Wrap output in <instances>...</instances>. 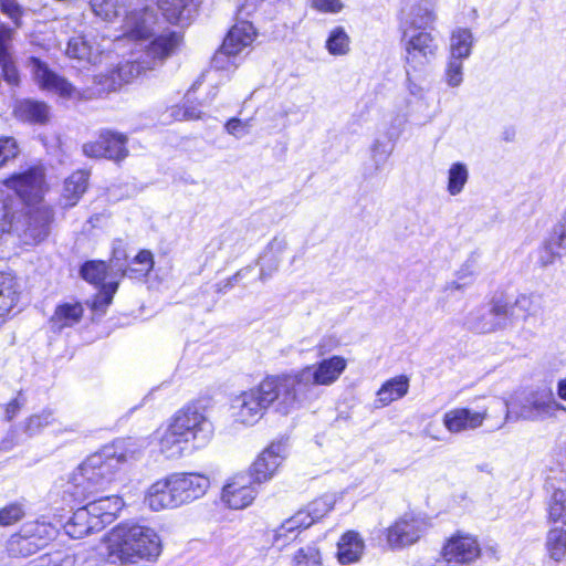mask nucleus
<instances>
[{
    "label": "nucleus",
    "instance_id": "obj_1",
    "mask_svg": "<svg viewBox=\"0 0 566 566\" xmlns=\"http://www.w3.org/2000/svg\"><path fill=\"white\" fill-rule=\"evenodd\" d=\"M157 18L149 7L134 8L129 10L123 22L124 36L138 41L143 53L124 64L111 74H98L94 77L96 88L92 95H101L115 91L122 83H127L139 76L147 70H153L157 64L167 59L178 46L180 36L176 32H168L146 42L153 36V27Z\"/></svg>",
    "mask_w": 566,
    "mask_h": 566
},
{
    "label": "nucleus",
    "instance_id": "obj_2",
    "mask_svg": "<svg viewBox=\"0 0 566 566\" xmlns=\"http://www.w3.org/2000/svg\"><path fill=\"white\" fill-rule=\"evenodd\" d=\"M136 454L135 442L118 439L88 455L73 473L74 495L88 500L109 484L119 465Z\"/></svg>",
    "mask_w": 566,
    "mask_h": 566
},
{
    "label": "nucleus",
    "instance_id": "obj_3",
    "mask_svg": "<svg viewBox=\"0 0 566 566\" xmlns=\"http://www.w3.org/2000/svg\"><path fill=\"white\" fill-rule=\"evenodd\" d=\"M161 549V539L155 530L128 523L114 527L102 545V554L106 559L119 565L153 563L157 560Z\"/></svg>",
    "mask_w": 566,
    "mask_h": 566
},
{
    "label": "nucleus",
    "instance_id": "obj_4",
    "mask_svg": "<svg viewBox=\"0 0 566 566\" xmlns=\"http://www.w3.org/2000/svg\"><path fill=\"white\" fill-rule=\"evenodd\" d=\"M275 405L279 412L287 415L296 409L294 396H291L282 375L265 377L256 387L241 392L232 400V410L235 421L252 426L265 413V410Z\"/></svg>",
    "mask_w": 566,
    "mask_h": 566
},
{
    "label": "nucleus",
    "instance_id": "obj_5",
    "mask_svg": "<svg viewBox=\"0 0 566 566\" xmlns=\"http://www.w3.org/2000/svg\"><path fill=\"white\" fill-rule=\"evenodd\" d=\"M3 185L14 195L0 191V237L13 229L23 205L40 203L46 190L42 166H33L7 178Z\"/></svg>",
    "mask_w": 566,
    "mask_h": 566
},
{
    "label": "nucleus",
    "instance_id": "obj_6",
    "mask_svg": "<svg viewBox=\"0 0 566 566\" xmlns=\"http://www.w3.org/2000/svg\"><path fill=\"white\" fill-rule=\"evenodd\" d=\"M346 367L347 361L344 357L332 356L296 371L281 375L291 396H294L297 409L304 402L318 397L317 387H328L336 382Z\"/></svg>",
    "mask_w": 566,
    "mask_h": 566
},
{
    "label": "nucleus",
    "instance_id": "obj_7",
    "mask_svg": "<svg viewBox=\"0 0 566 566\" xmlns=\"http://www.w3.org/2000/svg\"><path fill=\"white\" fill-rule=\"evenodd\" d=\"M407 75L410 81V70L413 72L421 71L434 57L438 51V44L430 32L420 31L416 34L409 35L407 31L403 32Z\"/></svg>",
    "mask_w": 566,
    "mask_h": 566
},
{
    "label": "nucleus",
    "instance_id": "obj_8",
    "mask_svg": "<svg viewBox=\"0 0 566 566\" xmlns=\"http://www.w3.org/2000/svg\"><path fill=\"white\" fill-rule=\"evenodd\" d=\"M172 423L182 434L192 441L196 448L206 446L213 436L212 422L193 408L178 411L171 419Z\"/></svg>",
    "mask_w": 566,
    "mask_h": 566
},
{
    "label": "nucleus",
    "instance_id": "obj_9",
    "mask_svg": "<svg viewBox=\"0 0 566 566\" xmlns=\"http://www.w3.org/2000/svg\"><path fill=\"white\" fill-rule=\"evenodd\" d=\"M557 410L566 411V407L555 399L551 388L542 387L530 391L525 396L518 418L528 421H539L555 417Z\"/></svg>",
    "mask_w": 566,
    "mask_h": 566
},
{
    "label": "nucleus",
    "instance_id": "obj_10",
    "mask_svg": "<svg viewBox=\"0 0 566 566\" xmlns=\"http://www.w3.org/2000/svg\"><path fill=\"white\" fill-rule=\"evenodd\" d=\"M24 219V235L34 242H40L49 234L50 224L53 220V211L42 203L23 205L20 218L14 220L13 227Z\"/></svg>",
    "mask_w": 566,
    "mask_h": 566
},
{
    "label": "nucleus",
    "instance_id": "obj_11",
    "mask_svg": "<svg viewBox=\"0 0 566 566\" xmlns=\"http://www.w3.org/2000/svg\"><path fill=\"white\" fill-rule=\"evenodd\" d=\"M427 528L426 520L406 514L387 528V543L392 548L412 545L421 538Z\"/></svg>",
    "mask_w": 566,
    "mask_h": 566
},
{
    "label": "nucleus",
    "instance_id": "obj_12",
    "mask_svg": "<svg viewBox=\"0 0 566 566\" xmlns=\"http://www.w3.org/2000/svg\"><path fill=\"white\" fill-rule=\"evenodd\" d=\"M441 555L447 563H474L481 555L478 539L471 535L457 533L444 543Z\"/></svg>",
    "mask_w": 566,
    "mask_h": 566
},
{
    "label": "nucleus",
    "instance_id": "obj_13",
    "mask_svg": "<svg viewBox=\"0 0 566 566\" xmlns=\"http://www.w3.org/2000/svg\"><path fill=\"white\" fill-rule=\"evenodd\" d=\"M255 36L253 25L248 21H242L235 24L224 39L220 51L213 56V64L218 69H223L224 57H231L239 54L244 48L250 45Z\"/></svg>",
    "mask_w": 566,
    "mask_h": 566
},
{
    "label": "nucleus",
    "instance_id": "obj_14",
    "mask_svg": "<svg viewBox=\"0 0 566 566\" xmlns=\"http://www.w3.org/2000/svg\"><path fill=\"white\" fill-rule=\"evenodd\" d=\"M170 486L180 506L203 496L210 486V481L199 473H175L170 475Z\"/></svg>",
    "mask_w": 566,
    "mask_h": 566
},
{
    "label": "nucleus",
    "instance_id": "obj_15",
    "mask_svg": "<svg viewBox=\"0 0 566 566\" xmlns=\"http://www.w3.org/2000/svg\"><path fill=\"white\" fill-rule=\"evenodd\" d=\"M30 66L33 78L41 88L67 98L76 95V90L70 82L49 70L39 59L32 57Z\"/></svg>",
    "mask_w": 566,
    "mask_h": 566
},
{
    "label": "nucleus",
    "instance_id": "obj_16",
    "mask_svg": "<svg viewBox=\"0 0 566 566\" xmlns=\"http://www.w3.org/2000/svg\"><path fill=\"white\" fill-rule=\"evenodd\" d=\"M284 452L285 447L282 442L271 443L263 450L251 468V475L254 481L258 483L269 481L284 460Z\"/></svg>",
    "mask_w": 566,
    "mask_h": 566
},
{
    "label": "nucleus",
    "instance_id": "obj_17",
    "mask_svg": "<svg viewBox=\"0 0 566 566\" xmlns=\"http://www.w3.org/2000/svg\"><path fill=\"white\" fill-rule=\"evenodd\" d=\"M488 411H474L469 408H454L443 416V426L451 433L473 431L482 427Z\"/></svg>",
    "mask_w": 566,
    "mask_h": 566
},
{
    "label": "nucleus",
    "instance_id": "obj_18",
    "mask_svg": "<svg viewBox=\"0 0 566 566\" xmlns=\"http://www.w3.org/2000/svg\"><path fill=\"white\" fill-rule=\"evenodd\" d=\"M255 488L244 475L234 476L222 490V501L233 510L248 507L256 496Z\"/></svg>",
    "mask_w": 566,
    "mask_h": 566
},
{
    "label": "nucleus",
    "instance_id": "obj_19",
    "mask_svg": "<svg viewBox=\"0 0 566 566\" xmlns=\"http://www.w3.org/2000/svg\"><path fill=\"white\" fill-rule=\"evenodd\" d=\"M158 8L170 23H189L198 10L197 0H158Z\"/></svg>",
    "mask_w": 566,
    "mask_h": 566
},
{
    "label": "nucleus",
    "instance_id": "obj_20",
    "mask_svg": "<svg viewBox=\"0 0 566 566\" xmlns=\"http://www.w3.org/2000/svg\"><path fill=\"white\" fill-rule=\"evenodd\" d=\"M88 512L92 513L93 517H97L102 523V528L105 524L112 523L117 516L120 510L124 507V501L118 495H106V496H91L86 500Z\"/></svg>",
    "mask_w": 566,
    "mask_h": 566
},
{
    "label": "nucleus",
    "instance_id": "obj_21",
    "mask_svg": "<svg viewBox=\"0 0 566 566\" xmlns=\"http://www.w3.org/2000/svg\"><path fill=\"white\" fill-rule=\"evenodd\" d=\"M66 54L71 59L96 64L101 61L104 50L101 49V45L94 39H88L86 35H77L70 39Z\"/></svg>",
    "mask_w": 566,
    "mask_h": 566
},
{
    "label": "nucleus",
    "instance_id": "obj_22",
    "mask_svg": "<svg viewBox=\"0 0 566 566\" xmlns=\"http://www.w3.org/2000/svg\"><path fill=\"white\" fill-rule=\"evenodd\" d=\"M64 530L70 537L82 538L94 531L102 530V523L97 517H93L85 504L73 513V516L64 525Z\"/></svg>",
    "mask_w": 566,
    "mask_h": 566
},
{
    "label": "nucleus",
    "instance_id": "obj_23",
    "mask_svg": "<svg viewBox=\"0 0 566 566\" xmlns=\"http://www.w3.org/2000/svg\"><path fill=\"white\" fill-rule=\"evenodd\" d=\"M145 503L156 512L179 506L174 489L170 486V475L149 488Z\"/></svg>",
    "mask_w": 566,
    "mask_h": 566
},
{
    "label": "nucleus",
    "instance_id": "obj_24",
    "mask_svg": "<svg viewBox=\"0 0 566 566\" xmlns=\"http://www.w3.org/2000/svg\"><path fill=\"white\" fill-rule=\"evenodd\" d=\"M365 544L361 536L355 531H348L337 543V560L342 565H349L360 559Z\"/></svg>",
    "mask_w": 566,
    "mask_h": 566
},
{
    "label": "nucleus",
    "instance_id": "obj_25",
    "mask_svg": "<svg viewBox=\"0 0 566 566\" xmlns=\"http://www.w3.org/2000/svg\"><path fill=\"white\" fill-rule=\"evenodd\" d=\"M501 323L502 322H500L499 316L495 314L494 300L492 301L489 310L478 308L472 311L467 319L468 327L480 334L502 331Z\"/></svg>",
    "mask_w": 566,
    "mask_h": 566
},
{
    "label": "nucleus",
    "instance_id": "obj_26",
    "mask_svg": "<svg viewBox=\"0 0 566 566\" xmlns=\"http://www.w3.org/2000/svg\"><path fill=\"white\" fill-rule=\"evenodd\" d=\"M13 113L17 118L34 123L45 124L50 119V107L44 102L23 99L15 104Z\"/></svg>",
    "mask_w": 566,
    "mask_h": 566
},
{
    "label": "nucleus",
    "instance_id": "obj_27",
    "mask_svg": "<svg viewBox=\"0 0 566 566\" xmlns=\"http://www.w3.org/2000/svg\"><path fill=\"white\" fill-rule=\"evenodd\" d=\"M188 442L190 441L186 434L170 421L159 438V448L168 458H178L182 455Z\"/></svg>",
    "mask_w": 566,
    "mask_h": 566
},
{
    "label": "nucleus",
    "instance_id": "obj_28",
    "mask_svg": "<svg viewBox=\"0 0 566 566\" xmlns=\"http://www.w3.org/2000/svg\"><path fill=\"white\" fill-rule=\"evenodd\" d=\"M286 243L284 240L274 238L268 245L263 255L260 258V280L266 281L277 270L281 262L280 255L285 250Z\"/></svg>",
    "mask_w": 566,
    "mask_h": 566
},
{
    "label": "nucleus",
    "instance_id": "obj_29",
    "mask_svg": "<svg viewBox=\"0 0 566 566\" xmlns=\"http://www.w3.org/2000/svg\"><path fill=\"white\" fill-rule=\"evenodd\" d=\"M436 20L437 14L433 3L429 0H424L410 8L406 18V23L412 29L424 30L430 28Z\"/></svg>",
    "mask_w": 566,
    "mask_h": 566
},
{
    "label": "nucleus",
    "instance_id": "obj_30",
    "mask_svg": "<svg viewBox=\"0 0 566 566\" xmlns=\"http://www.w3.org/2000/svg\"><path fill=\"white\" fill-rule=\"evenodd\" d=\"M88 174L84 170H77L65 181L62 191V199L66 207H73L80 200L87 188Z\"/></svg>",
    "mask_w": 566,
    "mask_h": 566
},
{
    "label": "nucleus",
    "instance_id": "obj_31",
    "mask_svg": "<svg viewBox=\"0 0 566 566\" xmlns=\"http://www.w3.org/2000/svg\"><path fill=\"white\" fill-rule=\"evenodd\" d=\"M409 379L407 376H397L386 381L377 391L378 401L387 406L407 395Z\"/></svg>",
    "mask_w": 566,
    "mask_h": 566
},
{
    "label": "nucleus",
    "instance_id": "obj_32",
    "mask_svg": "<svg viewBox=\"0 0 566 566\" xmlns=\"http://www.w3.org/2000/svg\"><path fill=\"white\" fill-rule=\"evenodd\" d=\"M516 313L520 321L526 322L531 317H537L544 311L543 296L535 293L520 294L515 298Z\"/></svg>",
    "mask_w": 566,
    "mask_h": 566
},
{
    "label": "nucleus",
    "instance_id": "obj_33",
    "mask_svg": "<svg viewBox=\"0 0 566 566\" xmlns=\"http://www.w3.org/2000/svg\"><path fill=\"white\" fill-rule=\"evenodd\" d=\"M18 300L17 282L13 275L0 272V317L8 314Z\"/></svg>",
    "mask_w": 566,
    "mask_h": 566
},
{
    "label": "nucleus",
    "instance_id": "obj_34",
    "mask_svg": "<svg viewBox=\"0 0 566 566\" xmlns=\"http://www.w3.org/2000/svg\"><path fill=\"white\" fill-rule=\"evenodd\" d=\"M103 143L104 151L106 153L105 158L119 161L127 157V138L125 135L105 130L103 132Z\"/></svg>",
    "mask_w": 566,
    "mask_h": 566
},
{
    "label": "nucleus",
    "instance_id": "obj_35",
    "mask_svg": "<svg viewBox=\"0 0 566 566\" xmlns=\"http://www.w3.org/2000/svg\"><path fill=\"white\" fill-rule=\"evenodd\" d=\"M83 316V307L80 303L63 304L56 307L51 322L57 329L72 326Z\"/></svg>",
    "mask_w": 566,
    "mask_h": 566
},
{
    "label": "nucleus",
    "instance_id": "obj_36",
    "mask_svg": "<svg viewBox=\"0 0 566 566\" xmlns=\"http://www.w3.org/2000/svg\"><path fill=\"white\" fill-rule=\"evenodd\" d=\"M7 549L13 557H27L39 551L38 544L33 542L28 534H25L23 527L18 534L10 537L7 544Z\"/></svg>",
    "mask_w": 566,
    "mask_h": 566
},
{
    "label": "nucleus",
    "instance_id": "obj_37",
    "mask_svg": "<svg viewBox=\"0 0 566 566\" xmlns=\"http://www.w3.org/2000/svg\"><path fill=\"white\" fill-rule=\"evenodd\" d=\"M473 36L469 29L453 31L450 43V56L465 60L471 54Z\"/></svg>",
    "mask_w": 566,
    "mask_h": 566
},
{
    "label": "nucleus",
    "instance_id": "obj_38",
    "mask_svg": "<svg viewBox=\"0 0 566 566\" xmlns=\"http://www.w3.org/2000/svg\"><path fill=\"white\" fill-rule=\"evenodd\" d=\"M547 518L551 523L566 525V492L556 489L547 501Z\"/></svg>",
    "mask_w": 566,
    "mask_h": 566
},
{
    "label": "nucleus",
    "instance_id": "obj_39",
    "mask_svg": "<svg viewBox=\"0 0 566 566\" xmlns=\"http://www.w3.org/2000/svg\"><path fill=\"white\" fill-rule=\"evenodd\" d=\"M546 549L554 560L558 562L566 555V531L563 527H553L546 536Z\"/></svg>",
    "mask_w": 566,
    "mask_h": 566
},
{
    "label": "nucleus",
    "instance_id": "obj_40",
    "mask_svg": "<svg viewBox=\"0 0 566 566\" xmlns=\"http://www.w3.org/2000/svg\"><path fill=\"white\" fill-rule=\"evenodd\" d=\"M92 12L104 21H113L125 8L124 0H91Z\"/></svg>",
    "mask_w": 566,
    "mask_h": 566
},
{
    "label": "nucleus",
    "instance_id": "obj_41",
    "mask_svg": "<svg viewBox=\"0 0 566 566\" xmlns=\"http://www.w3.org/2000/svg\"><path fill=\"white\" fill-rule=\"evenodd\" d=\"M25 534H28L33 542L38 544V548H42L48 541L52 539L55 535V527L45 522H30L23 525Z\"/></svg>",
    "mask_w": 566,
    "mask_h": 566
},
{
    "label": "nucleus",
    "instance_id": "obj_42",
    "mask_svg": "<svg viewBox=\"0 0 566 566\" xmlns=\"http://www.w3.org/2000/svg\"><path fill=\"white\" fill-rule=\"evenodd\" d=\"M322 564L321 551L313 544L300 547L291 556V566H322Z\"/></svg>",
    "mask_w": 566,
    "mask_h": 566
},
{
    "label": "nucleus",
    "instance_id": "obj_43",
    "mask_svg": "<svg viewBox=\"0 0 566 566\" xmlns=\"http://www.w3.org/2000/svg\"><path fill=\"white\" fill-rule=\"evenodd\" d=\"M313 524V518L308 515L304 510H300L292 517L285 520L281 526L277 528L275 538L276 541L283 536H286L287 533H293L294 531L301 528H307Z\"/></svg>",
    "mask_w": 566,
    "mask_h": 566
},
{
    "label": "nucleus",
    "instance_id": "obj_44",
    "mask_svg": "<svg viewBox=\"0 0 566 566\" xmlns=\"http://www.w3.org/2000/svg\"><path fill=\"white\" fill-rule=\"evenodd\" d=\"M313 524V518L308 515L304 510H300L292 517L285 520L281 526L277 528L275 538L276 541L283 536H286L287 533H293L294 531L301 528H307Z\"/></svg>",
    "mask_w": 566,
    "mask_h": 566
},
{
    "label": "nucleus",
    "instance_id": "obj_45",
    "mask_svg": "<svg viewBox=\"0 0 566 566\" xmlns=\"http://www.w3.org/2000/svg\"><path fill=\"white\" fill-rule=\"evenodd\" d=\"M469 178V171L464 164L455 163L451 165L448 175V191L450 195L455 196L459 195Z\"/></svg>",
    "mask_w": 566,
    "mask_h": 566
},
{
    "label": "nucleus",
    "instance_id": "obj_46",
    "mask_svg": "<svg viewBox=\"0 0 566 566\" xmlns=\"http://www.w3.org/2000/svg\"><path fill=\"white\" fill-rule=\"evenodd\" d=\"M326 49L333 55H344L349 51V36L342 27L331 31L326 41Z\"/></svg>",
    "mask_w": 566,
    "mask_h": 566
},
{
    "label": "nucleus",
    "instance_id": "obj_47",
    "mask_svg": "<svg viewBox=\"0 0 566 566\" xmlns=\"http://www.w3.org/2000/svg\"><path fill=\"white\" fill-rule=\"evenodd\" d=\"M495 303V314L499 316V319L502 325V329L513 326L518 318V314L516 313L515 300L513 302L504 301V300H494Z\"/></svg>",
    "mask_w": 566,
    "mask_h": 566
},
{
    "label": "nucleus",
    "instance_id": "obj_48",
    "mask_svg": "<svg viewBox=\"0 0 566 566\" xmlns=\"http://www.w3.org/2000/svg\"><path fill=\"white\" fill-rule=\"evenodd\" d=\"M134 263L138 264L139 268L128 266L123 270L124 275L130 277H143L146 276L154 266L153 254L148 250H142L134 259Z\"/></svg>",
    "mask_w": 566,
    "mask_h": 566
},
{
    "label": "nucleus",
    "instance_id": "obj_49",
    "mask_svg": "<svg viewBox=\"0 0 566 566\" xmlns=\"http://www.w3.org/2000/svg\"><path fill=\"white\" fill-rule=\"evenodd\" d=\"M335 500L332 495H325L311 502L304 510L313 518V523L325 516L334 506Z\"/></svg>",
    "mask_w": 566,
    "mask_h": 566
},
{
    "label": "nucleus",
    "instance_id": "obj_50",
    "mask_svg": "<svg viewBox=\"0 0 566 566\" xmlns=\"http://www.w3.org/2000/svg\"><path fill=\"white\" fill-rule=\"evenodd\" d=\"M81 274L83 279L93 284H99L106 275V264L102 261H91L82 266Z\"/></svg>",
    "mask_w": 566,
    "mask_h": 566
},
{
    "label": "nucleus",
    "instance_id": "obj_51",
    "mask_svg": "<svg viewBox=\"0 0 566 566\" xmlns=\"http://www.w3.org/2000/svg\"><path fill=\"white\" fill-rule=\"evenodd\" d=\"M446 81L451 87H457L462 83L463 60L450 56L446 69Z\"/></svg>",
    "mask_w": 566,
    "mask_h": 566
},
{
    "label": "nucleus",
    "instance_id": "obj_52",
    "mask_svg": "<svg viewBox=\"0 0 566 566\" xmlns=\"http://www.w3.org/2000/svg\"><path fill=\"white\" fill-rule=\"evenodd\" d=\"M19 153V145L13 137H0V168L14 159Z\"/></svg>",
    "mask_w": 566,
    "mask_h": 566
},
{
    "label": "nucleus",
    "instance_id": "obj_53",
    "mask_svg": "<svg viewBox=\"0 0 566 566\" xmlns=\"http://www.w3.org/2000/svg\"><path fill=\"white\" fill-rule=\"evenodd\" d=\"M24 511L20 504L13 503L0 510V525L8 526L20 521Z\"/></svg>",
    "mask_w": 566,
    "mask_h": 566
},
{
    "label": "nucleus",
    "instance_id": "obj_54",
    "mask_svg": "<svg viewBox=\"0 0 566 566\" xmlns=\"http://www.w3.org/2000/svg\"><path fill=\"white\" fill-rule=\"evenodd\" d=\"M53 421V415L51 411H42L39 415L30 417L27 421L25 430L30 434L39 432L42 428L51 424Z\"/></svg>",
    "mask_w": 566,
    "mask_h": 566
},
{
    "label": "nucleus",
    "instance_id": "obj_55",
    "mask_svg": "<svg viewBox=\"0 0 566 566\" xmlns=\"http://www.w3.org/2000/svg\"><path fill=\"white\" fill-rule=\"evenodd\" d=\"M564 252L558 249L555 243L548 240L539 251V263L543 266L551 265L557 258H560Z\"/></svg>",
    "mask_w": 566,
    "mask_h": 566
},
{
    "label": "nucleus",
    "instance_id": "obj_56",
    "mask_svg": "<svg viewBox=\"0 0 566 566\" xmlns=\"http://www.w3.org/2000/svg\"><path fill=\"white\" fill-rule=\"evenodd\" d=\"M228 134L242 138L243 136L250 133V120H241L239 118H231L227 122L224 126Z\"/></svg>",
    "mask_w": 566,
    "mask_h": 566
},
{
    "label": "nucleus",
    "instance_id": "obj_57",
    "mask_svg": "<svg viewBox=\"0 0 566 566\" xmlns=\"http://www.w3.org/2000/svg\"><path fill=\"white\" fill-rule=\"evenodd\" d=\"M0 8L3 14L8 15L15 25H19L23 9L17 0H0Z\"/></svg>",
    "mask_w": 566,
    "mask_h": 566
},
{
    "label": "nucleus",
    "instance_id": "obj_58",
    "mask_svg": "<svg viewBox=\"0 0 566 566\" xmlns=\"http://www.w3.org/2000/svg\"><path fill=\"white\" fill-rule=\"evenodd\" d=\"M117 289V284H109L103 287V291L95 297L93 308L104 311L112 302L113 294Z\"/></svg>",
    "mask_w": 566,
    "mask_h": 566
},
{
    "label": "nucleus",
    "instance_id": "obj_59",
    "mask_svg": "<svg viewBox=\"0 0 566 566\" xmlns=\"http://www.w3.org/2000/svg\"><path fill=\"white\" fill-rule=\"evenodd\" d=\"M0 66L3 72L4 80L12 85L18 84L19 73L12 61V55L7 57H0Z\"/></svg>",
    "mask_w": 566,
    "mask_h": 566
},
{
    "label": "nucleus",
    "instance_id": "obj_60",
    "mask_svg": "<svg viewBox=\"0 0 566 566\" xmlns=\"http://www.w3.org/2000/svg\"><path fill=\"white\" fill-rule=\"evenodd\" d=\"M13 30L0 25V57L11 56Z\"/></svg>",
    "mask_w": 566,
    "mask_h": 566
},
{
    "label": "nucleus",
    "instance_id": "obj_61",
    "mask_svg": "<svg viewBox=\"0 0 566 566\" xmlns=\"http://www.w3.org/2000/svg\"><path fill=\"white\" fill-rule=\"evenodd\" d=\"M83 153L91 158H105L103 132L96 142H90L83 145Z\"/></svg>",
    "mask_w": 566,
    "mask_h": 566
},
{
    "label": "nucleus",
    "instance_id": "obj_62",
    "mask_svg": "<svg viewBox=\"0 0 566 566\" xmlns=\"http://www.w3.org/2000/svg\"><path fill=\"white\" fill-rule=\"evenodd\" d=\"M312 7L321 12L337 13L343 9L340 0H312Z\"/></svg>",
    "mask_w": 566,
    "mask_h": 566
},
{
    "label": "nucleus",
    "instance_id": "obj_63",
    "mask_svg": "<svg viewBox=\"0 0 566 566\" xmlns=\"http://www.w3.org/2000/svg\"><path fill=\"white\" fill-rule=\"evenodd\" d=\"M476 274V266L474 261L468 260L457 273V277L463 282V285H469Z\"/></svg>",
    "mask_w": 566,
    "mask_h": 566
},
{
    "label": "nucleus",
    "instance_id": "obj_64",
    "mask_svg": "<svg viewBox=\"0 0 566 566\" xmlns=\"http://www.w3.org/2000/svg\"><path fill=\"white\" fill-rule=\"evenodd\" d=\"M23 403H24V398H23L22 394L19 392L18 396L7 405L6 418L8 420H12L18 415V412L21 410Z\"/></svg>",
    "mask_w": 566,
    "mask_h": 566
}]
</instances>
